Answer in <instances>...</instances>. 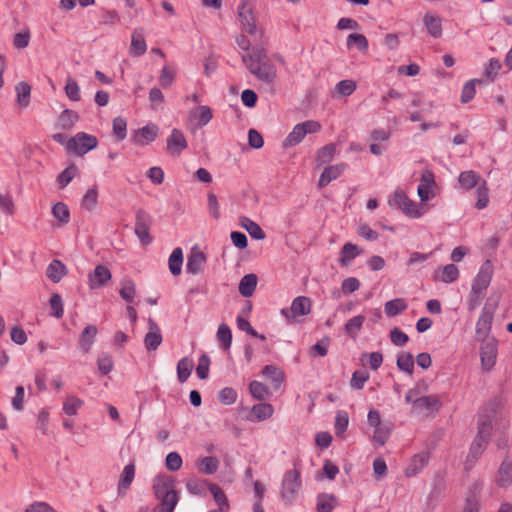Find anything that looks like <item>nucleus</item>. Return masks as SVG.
<instances>
[{"mask_svg":"<svg viewBox=\"0 0 512 512\" xmlns=\"http://www.w3.org/2000/svg\"><path fill=\"white\" fill-rule=\"evenodd\" d=\"M496 402H490L480 413L478 431L467 455L465 469L469 470L486 449L491 436L492 420L496 413Z\"/></svg>","mask_w":512,"mask_h":512,"instance_id":"f257e3e1","label":"nucleus"},{"mask_svg":"<svg viewBox=\"0 0 512 512\" xmlns=\"http://www.w3.org/2000/svg\"><path fill=\"white\" fill-rule=\"evenodd\" d=\"M242 61L249 72L262 82L271 84L277 78V69L264 48H253L249 54L242 56Z\"/></svg>","mask_w":512,"mask_h":512,"instance_id":"f03ea898","label":"nucleus"},{"mask_svg":"<svg viewBox=\"0 0 512 512\" xmlns=\"http://www.w3.org/2000/svg\"><path fill=\"white\" fill-rule=\"evenodd\" d=\"M154 494L160 500L155 512H173L179 496L175 490V481L171 476H157L153 484Z\"/></svg>","mask_w":512,"mask_h":512,"instance_id":"7ed1b4c3","label":"nucleus"},{"mask_svg":"<svg viewBox=\"0 0 512 512\" xmlns=\"http://www.w3.org/2000/svg\"><path fill=\"white\" fill-rule=\"evenodd\" d=\"M321 125L314 120H307L294 126L283 141V147L289 148L298 145L307 134L319 132Z\"/></svg>","mask_w":512,"mask_h":512,"instance_id":"20e7f679","label":"nucleus"},{"mask_svg":"<svg viewBox=\"0 0 512 512\" xmlns=\"http://www.w3.org/2000/svg\"><path fill=\"white\" fill-rule=\"evenodd\" d=\"M301 487V473L300 470L294 468L286 471L282 479L281 497L282 499L291 504Z\"/></svg>","mask_w":512,"mask_h":512,"instance_id":"39448f33","label":"nucleus"},{"mask_svg":"<svg viewBox=\"0 0 512 512\" xmlns=\"http://www.w3.org/2000/svg\"><path fill=\"white\" fill-rule=\"evenodd\" d=\"M495 309L496 304H490L488 302L482 308L475 328V339L477 341H486L487 339L491 338L489 337V334L492 328Z\"/></svg>","mask_w":512,"mask_h":512,"instance_id":"423d86ee","label":"nucleus"},{"mask_svg":"<svg viewBox=\"0 0 512 512\" xmlns=\"http://www.w3.org/2000/svg\"><path fill=\"white\" fill-rule=\"evenodd\" d=\"M98 140L95 136L85 132H79L67 142V149L77 155H84L96 148Z\"/></svg>","mask_w":512,"mask_h":512,"instance_id":"0eeeda50","label":"nucleus"},{"mask_svg":"<svg viewBox=\"0 0 512 512\" xmlns=\"http://www.w3.org/2000/svg\"><path fill=\"white\" fill-rule=\"evenodd\" d=\"M152 216L143 209H138L135 214V234L144 246L152 242L150 228L152 225Z\"/></svg>","mask_w":512,"mask_h":512,"instance_id":"6e6552de","label":"nucleus"},{"mask_svg":"<svg viewBox=\"0 0 512 512\" xmlns=\"http://www.w3.org/2000/svg\"><path fill=\"white\" fill-rule=\"evenodd\" d=\"M391 207L400 209L404 214L411 218H419L422 213L417 204L410 200L403 190L397 189L388 201Z\"/></svg>","mask_w":512,"mask_h":512,"instance_id":"1a4fd4ad","label":"nucleus"},{"mask_svg":"<svg viewBox=\"0 0 512 512\" xmlns=\"http://www.w3.org/2000/svg\"><path fill=\"white\" fill-rule=\"evenodd\" d=\"M481 342L483 343L480 349L481 365L484 370L489 371L496 363L498 342L494 337Z\"/></svg>","mask_w":512,"mask_h":512,"instance_id":"9d476101","label":"nucleus"},{"mask_svg":"<svg viewBox=\"0 0 512 512\" xmlns=\"http://www.w3.org/2000/svg\"><path fill=\"white\" fill-rule=\"evenodd\" d=\"M310 311V299L306 296H298L292 301L290 309H282L281 314L288 320H295L297 317L308 315Z\"/></svg>","mask_w":512,"mask_h":512,"instance_id":"9b49d317","label":"nucleus"},{"mask_svg":"<svg viewBox=\"0 0 512 512\" xmlns=\"http://www.w3.org/2000/svg\"><path fill=\"white\" fill-rule=\"evenodd\" d=\"M493 276V265L490 260H486L480 267L472 283V290L484 293L490 285Z\"/></svg>","mask_w":512,"mask_h":512,"instance_id":"f8f14e48","label":"nucleus"},{"mask_svg":"<svg viewBox=\"0 0 512 512\" xmlns=\"http://www.w3.org/2000/svg\"><path fill=\"white\" fill-rule=\"evenodd\" d=\"M442 402L438 395L432 394L416 399L412 403V411L415 413H435L440 410Z\"/></svg>","mask_w":512,"mask_h":512,"instance_id":"ddd939ff","label":"nucleus"},{"mask_svg":"<svg viewBox=\"0 0 512 512\" xmlns=\"http://www.w3.org/2000/svg\"><path fill=\"white\" fill-rule=\"evenodd\" d=\"M238 15L245 31L251 35L255 34L257 28L255 23V17L251 5L249 4V0L241 1V4L238 7Z\"/></svg>","mask_w":512,"mask_h":512,"instance_id":"4468645a","label":"nucleus"},{"mask_svg":"<svg viewBox=\"0 0 512 512\" xmlns=\"http://www.w3.org/2000/svg\"><path fill=\"white\" fill-rule=\"evenodd\" d=\"M112 274L105 265H97L93 272L88 275V283L90 289H98L103 287L110 281Z\"/></svg>","mask_w":512,"mask_h":512,"instance_id":"2eb2a0df","label":"nucleus"},{"mask_svg":"<svg viewBox=\"0 0 512 512\" xmlns=\"http://www.w3.org/2000/svg\"><path fill=\"white\" fill-rule=\"evenodd\" d=\"M187 141L182 131L174 128L167 139V150L171 155L179 156L187 148Z\"/></svg>","mask_w":512,"mask_h":512,"instance_id":"dca6fc26","label":"nucleus"},{"mask_svg":"<svg viewBox=\"0 0 512 512\" xmlns=\"http://www.w3.org/2000/svg\"><path fill=\"white\" fill-rule=\"evenodd\" d=\"M483 484L476 481L472 484L469 494L465 499V505L462 512H479L480 509V492Z\"/></svg>","mask_w":512,"mask_h":512,"instance_id":"f3484780","label":"nucleus"},{"mask_svg":"<svg viewBox=\"0 0 512 512\" xmlns=\"http://www.w3.org/2000/svg\"><path fill=\"white\" fill-rule=\"evenodd\" d=\"M149 331L145 335L144 344L148 351H155L162 342L161 330L157 323L152 319H148Z\"/></svg>","mask_w":512,"mask_h":512,"instance_id":"a211bd4d","label":"nucleus"},{"mask_svg":"<svg viewBox=\"0 0 512 512\" xmlns=\"http://www.w3.org/2000/svg\"><path fill=\"white\" fill-rule=\"evenodd\" d=\"M495 482L499 487L508 488L512 486V460L505 457L500 464Z\"/></svg>","mask_w":512,"mask_h":512,"instance_id":"6ab92c4d","label":"nucleus"},{"mask_svg":"<svg viewBox=\"0 0 512 512\" xmlns=\"http://www.w3.org/2000/svg\"><path fill=\"white\" fill-rule=\"evenodd\" d=\"M158 135V127L156 125H146L136 131L132 141L139 146H144L153 142Z\"/></svg>","mask_w":512,"mask_h":512,"instance_id":"aec40b11","label":"nucleus"},{"mask_svg":"<svg viewBox=\"0 0 512 512\" xmlns=\"http://www.w3.org/2000/svg\"><path fill=\"white\" fill-rule=\"evenodd\" d=\"M435 185L434 174L431 170H425L421 176V182L417 192L420 200L426 202L431 197V188Z\"/></svg>","mask_w":512,"mask_h":512,"instance_id":"412c9836","label":"nucleus"},{"mask_svg":"<svg viewBox=\"0 0 512 512\" xmlns=\"http://www.w3.org/2000/svg\"><path fill=\"white\" fill-rule=\"evenodd\" d=\"M135 477V466L130 463L126 465L120 475L118 482L117 493L118 496L123 497L126 495Z\"/></svg>","mask_w":512,"mask_h":512,"instance_id":"4be33fe9","label":"nucleus"},{"mask_svg":"<svg viewBox=\"0 0 512 512\" xmlns=\"http://www.w3.org/2000/svg\"><path fill=\"white\" fill-rule=\"evenodd\" d=\"M429 455L428 453L421 452L416 454L410 460V463L405 469V475L407 477L416 476L418 473L422 471V469L428 464Z\"/></svg>","mask_w":512,"mask_h":512,"instance_id":"5701e85b","label":"nucleus"},{"mask_svg":"<svg viewBox=\"0 0 512 512\" xmlns=\"http://www.w3.org/2000/svg\"><path fill=\"white\" fill-rule=\"evenodd\" d=\"M346 169V165L344 163H339L336 165L328 166L324 169L322 174L320 175L318 186L325 187L331 181L337 179Z\"/></svg>","mask_w":512,"mask_h":512,"instance_id":"b1692460","label":"nucleus"},{"mask_svg":"<svg viewBox=\"0 0 512 512\" xmlns=\"http://www.w3.org/2000/svg\"><path fill=\"white\" fill-rule=\"evenodd\" d=\"M68 273L67 267L58 259H54L46 269V276L54 283H58Z\"/></svg>","mask_w":512,"mask_h":512,"instance_id":"393cba45","label":"nucleus"},{"mask_svg":"<svg viewBox=\"0 0 512 512\" xmlns=\"http://www.w3.org/2000/svg\"><path fill=\"white\" fill-rule=\"evenodd\" d=\"M147 50L144 34L141 29H135L132 33L130 54L134 57L142 56Z\"/></svg>","mask_w":512,"mask_h":512,"instance_id":"a878e982","label":"nucleus"},{"mask_svg":"<svg viewBox=\"0 0 512 512\" xmlns=\"http://www.w3.org/2000/svg\"><path fill=\"white\" fill-rule=\"evenodd\" d=\"M339 504L337 496L329 493H320L317 495V512H332Z\"/></svg>","mask_w":512,"mask_h":512,"instance_id":"bb28decb","label":"nucleus"},{"mask_svg":"<svg viewBox=\"0 0 512 512\" xmlns=\"http://www.w3.org/2000/svg\"><path fill=\"white\" fill-rule=\"evenodd\" d=\"M423 23L430 36L433 38H440L442 36V20L439 16L426 13L423 18Z\"/></svg>","mask_w":512,"mask_h":512,"instance_id":"cd10ccee","label":"nucleus"},{"mask_svg":"<svg viewBox=\"0 0 512 512\" xmlns=\"http://www.w3.org/2000/svg\"><path fill=\"white\" fill-rule=\"evenodd\" d=\"M361 253L362 250L359 249L357 245L352 244L350 242L344 244L340 252V265L343 267L349 266L352 260L355 259Z\"/></svg>","mask_w":512,"mask_h":512,"instance_id":"c85d7f7f","label":"nucleus"},{"mask_svg":"<svg viewBox=\"0 0 512 512\" xmlns=\"http://www.w3.org/2000/svg\"><path fill=\"white\" fill-rule=\"evenodd\" d=\"M239 224L248 232L252 238L256 240H263L266 237L262 228L256 222L246 216H241L239 218Z\"/></svg>","mask_w":512,"mask_h":512,"instance_id":"c756f323","label":"nucleus"},{"mask_svg":"<svg viewBox=\"0 0 512 512\" xmlns=\"http://www.w3.org/2000/svg\"><path fill=\"white\" fill-rule=\"evenodd\" d=\"M258 278L255 274L250 273L246 274L239 282V293L243 297H251L253 293L255 292L256 286H257Z\"/></svg>","mask_w":512,"mask_h":512,"instance_id":"7c9ffc66","label":"nucleus"},{"mask_svg":"<svg viewBox=\"0 0 512 512\" xmlns=\"http://www.w3.org/2000/svg\"><path fill=\"white\" fill-rule=\"evenodd\" d=\"M97 332L98 330L95 325H87L82 331L79 339V345L85 353L90 351Z\"/></svg>","mask_w":512,"mask_h":512,"instance_id":"2f4dec72","label":"nucleus"},{"mask_svg":"<svg viewBox=\"0 0 512 512\" xmlns=\"http://www.w3.org/2000/svg\"><path fill=\"white\" fill-rule=\"evenodd\" d=\"M206 262V257L202 252H192L187 259L186 272L189 274H198Z\"/></svg>","mask_w":512,"mask_h":512,"instance_id":"473e14b6","label":"nucleus"},{"mask_svg":"<svg viewBox=\"0 0 512 512\" xmlns=\"http://www.w3.org/2000/svg\"><path fill=\"white\" fill-rule=\"evenodd\" d=\"M459 277V270L456 265L448 264L438 269L435 274V279H440L444 283H452Z\"/></svg>","mask_w":512,"mask_h":512,"instance_id":"72a5a7b5","label":"nucleus"},{"mask_svg":"<svg viewBox=\"0 0 512 512\" xmlns=\"http://www.w3.org/2000/svg\"><path fill=\"white\" fill-rule=\"evenodd\" d=\"M262 374L271 381L274 389H278L284 380V373L275 365L264 366Z\"/></svg>","mask_w":512,"mask_h":512,"instance_id":"f704fd0d","label":"nucleus"},{"mask_svg":"<svg viewBox=\"0 0 512 512\" xmlns=\"http://www.w3.org/2000/svg\"><path fill=\"white\" fill-rule=\"evenodd\" d=\"M429 391V385L425 380L418 381L414 387L409 389L405 395V401L409 404L414 403L416 399H420L421 397H424L427 392Z\"/></svg>","mask_w":512,"mask_h":512,"instance_id":"c9c22d12","label":"nucleus"},{"mask_svg":"<svg viewBox=\"0 0 512 512\" xmlns=\"http://www.w3.org/2000/svg\"><path fill=\"white\" fill-rule=\"evenodd\" d=\"M480 180V176L472 170L460 173L458 178L460 186L466 190L478 187Z\"/></svg>","mask_w":512,"mask_h":512,"instance_id":"e433bc0d","label":"nucleus"},{"mask_svg":"<svg viewBox=\"0 0 512 512\" xmlns=\"http://www.w3.org/2000/svg\"><path fill=\"white\" fill-rule=\"evenodd\" d=\"M78 120L79 115L77 112L70 109H65L62 111L58 118V126L62 130H70Z\"/></svg>","mask_w":512,"mask_h":512,"instance_id":"4c0bfd02","label":"nucleus"},{"mask_svg":"<svg viewBox=\"0 0 512 512\" xmlns=\"http://www.w3.org/2000/svg\"><path fill=\"white\" fill-rule=\"evenodd\" d=\"M193 367L194 363L192 359L184 357L179 360V362L177 363V377L180 383H184L187 381V379L191 375Z\"/></svg>","mask_w":512,"mask_h":512,"instance_id":"58836bf2","label":"nucleus"},{"mask_svg":"<svg viewBox=\"0 0 512 512\" xmlns=\"http://www.w3.org/2000/svg\"><path fill=\"white\" fill-rule=\"evenodd\" d=\"M346 45H347L348 49L355 46L356 49L362 53H366L368 51V47H369L367 38L363 34H359V33L349 34L347 37V40H346Z\"/></svg>","mask_w":512,"mask_h":512,"instance_id":"ea45409f","label":"nucleus"},{"mask_svg":"<svg viewBox=\"0 0 512 512\" xmlns=\"http://www.w3.org/2000/svg\"><path fill=\"white\" fill-rule=\"evenodd\" d=\"M407 309V304L403 298L390 300L384 305V312L388 317H394Z\"/></svg>","mask_w":512,"mask_h":512,"instance_id":"a19ab883","label":"nucleus"},{"mask_svg":"<svg viewBox=\"0 0 512 512\" xmlns=\"http://www.w3.org/2000/svg\"><path fill=\"white\" fill-rule=\"evenodd\" d=\"M392 430L390 422H383L381 425L374 428L373 440L383 446L389 439Z\"/></svg>","mask_w":512,"mask_h":512,"instance_id":"79ce46f5","label":"nucleus"},{"mask_svg":"<svg viewBox=\"0 0 512 512\" xmlns=\"http://www.w3.org/2000/svg\"><path fill=\"white\" fill-rule=\"evenodd\" d=\"M169 270L172 275L177 276L181 273L183 264V252L181 248H175L169 257Z\"/></svg>","mask_w":512,"mask_h":512,"instance_id":"37998d69","label":"nucleus"},{"mask_svg":"<svg viewBox=\"0 0 512 512\" xmlns=\"http://www.w3.org/2000/svg\"><path fill=\"white\" fill-rule=\"evenodd\" d=\"M17 103L25 108L30 103L31 86L27 82H19L16 87Z\"/></svg>","mask_w":512,"mask_h":512,"instance_id":"c03bdc74","label":"nucleus"},{"mask_svg":"<svg viewBox=\"0 0 512 512\" xmlns=\"http://www.w3.org/2000/svg\"><path fill=\"white\" fill-rule=\"evenodd\" d=\"M364 321L365 317L363 315H357L349 319L344 326L346 334L355 338L361 330Z\"/></svg>","mask_w":512,"mask_h":512,"instance_id":"a18cd8bd","label":"nucleus"},{"mask_svg":"<svg viewBox=\"0 0 512 512\" xmlns=\"http://www.w3.org/2000/svg\"><path fill=\"white\" fill-rule=\"evenodd\" d=\"M397 367L409 375L414 371V357L410 352H402L397 357Z\"/></svg>","mask_w":512,"mask_h":512,"instance_id":"49530a36","label":"nucleus"},{"mask_svg":"<svg viewBox=\"0 0 512 512\" xmlns=\"http://www.w3.org/2000/svg\"><path fill=\"white\" fill-rule=\"evenodd\" d=\"M119 293L123 300L132 303L136 295L135 283L131 279L122 280Z\"/></svg>","mask_w":512,"mask_h":512,"instance_id":"de8ad7c7","label":"nucleus"},{"mask_svg":"<svg viewBox=\"0 0 512 512\" xmlns=\"http://www.w3.org/2000/svg\"><path fill=\"white\" fill-rule=\"evenodd\" d=\"M98 201V190L97 185L89 188L82 198L81 205L87 211H92L97 205Z\"/></svg>","mask_w":512,"mask_h":512,"instance_id":"09e8293b","label":"nucleus"},{"mask_svg":"<svg viewBox=\"0 0 512 512\" xmlns=\"http://www.w3.org/2000/svg\"><path fill=\"white\" fill-rule=\"evenodd\" d=\"M209 490L211 494L213 495V498L215 502L218 504L219 508L221 510H228L229 509V502L228 499L223 492V490L217 485V484H209Z\"/></svg>","mask_w":512,"mask_h":512,"instance_id":"8fccbe9b","label":"nucleus"},{"mask_svg":"<svg viewBox=\"0 0 512 512\" xmlns=\"http://www.w3.org/2000/svg\"><path fill=\"white\" fill-rule=\"evenodd\" d=\"M84 402L75 395H69L63 403V411L68 416H73L78 409L83 406Z\"/></svg>","mask_w":512,"mask_h":512,"instance_id":"3c124183","label":"nucleus"},{"mask_svg":"<svg viewBox=\"0 0 512 512\" xmlns=\"http://www.w3.org/2000/svg\"><path fill=\"white\" fill-rule=\"evenodd\" d=\"M477 201L475 207L479 210L486 208L489 204V188L486 185V181H482L477 187Z\"/></svg>","mask_w":512,"mask_h":512,"instance_id":"603ef678","label":"nucleus"},{"mask_svg":"<svg viewBox=\"0 0 512 512\" xmlns=\"http://www.w3.org/2000/svg\"><path fill=\"white\" fill-rule=\"evenodd\" d=\"M78 168L75 164H71L65 168L57 177V182L61 189L65 188L76 176Z\"/></svg>","mask_w":512,"mask_h":512,"instance_id":"864d4df0","label":"nucleus"},{"mask_svg":"<svg viewBox=\"0 0 512 512\" xmlns=\"http://www.w3.org/2000/svg\"><path fill=\"white\" fill-rule=\"evenodd\" d=\"M113 135L117 141H122L127 136V122L123 117H116L112 122Z\"/></svg>","mask_w":512,"mask_h":512,"instance_id":"5fc2aeb1","label":"nucleus"},{"mask_svg":"<svg viewBox=\"0 0 512 512\" xmlns=\"http://www.w3.org/2000/svg\"><path fill=\"white\" fill-rule=\"evenodd\" d=\"M273 406L269 403H260L252 407V413L256 416L257 420L263 421L273 415Z\"/></svg>","mask_w":512,"mask_h":512,"instance_id":"6e6d98bb","label":"nucleus"},{"mask_svg":"<svg viewBox=\"0 0 512 512\" xmlns=\"http://www.w3.org/2000/svg\"><path fill=\"white\" fill-rule=\"evenodd\" d=\"M197 119L200 127L205 126L210 122L213 117L212 110L208 106H200L198 109L191 113Z\"/></svg>","mask_w":512,"mask_h":512,"instance_id":"4d7b16f0","label":"nucleus"},{"mask_svg":"<svg viewBox=\"0 0 512 512\" xmlns=\"http://www.w3.org/2000/svg\"><path fill=\"white\" fill-rule=\"evenodd\" d=\"M54 218L58 219L61 224H67L70 220L69 208L63 202H58L52 207Z\"/></svg>","mask_w":512,"mask_h":512,"instance_id":"13d9d810","label":"nucleus"},{"mask_svg":"<svg viewBox=\"0 0 512 512\" xmlns=\"http://www.w3.org/2000/svg\"><path fill=\"white\" fill-rule=\"evenodd\" d=\"M217 338L223 349L227 350L230 348L232 343V333L228 325L224 323L219 325L217 330Z\"/></svg>","mask_w":512,"mask_h":512,"instance_id":"bf43d9fd","label":"nucleus"},{"mask_svg":"<svg viewBox=\"0 0 512 512\" xmlns=\"http://www.w3.org/2000/svg\"><path fill=\"white\" fill-rule=\"evenodd\" d=\"M331 343V338L328 336H325L321 340H319L316 344H314L310 350L309 354L310 356H320L325 357L328 353V348Z\"/></svg>","mask_w":512,"mask_h":512,"instance_id":"052dcab7","label":"nucleus"},{"mask_svg":"<svg viewBox=\"0 0 512 512\" xmlns=\"http://www.w3.org/2000/svg\"><path fill=\"white\" fill-rule=\"evenodd\" d=\"M477 83H482L481 80H478V79H472L468 82H466L462 88V93H461V102L462 103H468L470 102L474 96H475V93H476V84Z\"/></svg>","mask_w":512,"mask_h":512,"instance_id":"680f3d73","label":"nucleus"},{"mask_svg":"<svg viewBox=\"0 0 512 512\" xmlns=\"http://www.w3.org/2000/svg\"><path fill=\"white\" fill-rule=\"evenodd\" d=\"M66 96L72 101H79L81 99L80 88L78 83L71 77L66 80L64 87Z\"/></svg>","mask_w":512,"mask_h":512,"instance_id":"e2e57ef3","label":"nucleus"},{"mask_svg":"<svg viewBox=\"0 0 512 512\" xmlns=\"http://www.w3.org/2000/svg\"><path fill=\"white\" fill-rule=\"evenodd\" d=\"M249 390L251 395L259 401L265 400L269 394L267 387L263 383L256 380L250 383Z\"/></svg>","mask_w":512,"mask_h":512,"instance_id":"0e129e2a","label":"nucleus"},{"mask_svg":"<svg viewBox=\"0 0 512 512\" xmlns=\"http://www.w3.org/2000/svg\"><path fill=\"white\" fill-rule=\"evenodd\" d=\"M200 467L206 475H212L219 467V460L214 456L204 457L200 461Z\"/></svg>","mask_w":512,"mask_h":512,"instance_id":"69168bd1","label":"nucleus"},{"mask_svg":"<svg viewBox=\"0 0 512 512\" xmlns=\"http://www.w3.org/2000/svg\"><path fill=\"white\" fill-rule=\"evenodd\" d=\"M183 464L182 457L178 452H170L165 458V465L169 471L176 472L181 469Z\"/></svg>","mask_w":512,"mask_h":512,"instance_id":"338daca9","label":"nucleus"},{"mask_svg":"<svg viewBox=\"0 0 512 512\" xmlns=\"http://www.w3.org/2000/svg\"><path fill=\"white\" fill-rule=\"evenodd\" d=\"M335 151H336V146L334 144L325 145L318 151L317 161L320 164H325V163L330 162L335 155Z\"/></svg>","mask_w":512,"mask_h":512,"instance_id":"774afa93","label":"nucleus"}]
</instances>
